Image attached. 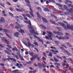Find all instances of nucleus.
I'll list each match as a JSON object with an SVG mask.
<instances>
[{
    "label": "nucleus",
    "mask_w": 73,
    "mask_h": 73,
    "mask_svg": "<svg viewBox=\"0 0 73 73\" xmlns=\"http://www.w3.org/2000/svg\"><path fill=\"white\" fill-rule=\"evenodd\" d=\"M68 3H69L71 4H72V2L70 1L69 0H66V2H65V3L67 5H68V7H71L72 8H73V5L72 4H68Z\"/></svg>",
    "instance_id": "1"
},
{
    "label": "nucleus",
    "mask_w": 73,
    "mask_h": 73,
    "mask_svg": "<svg viewBox=\"0 0 73 73\" xmlns=\"http://www.w3.org/2000/svg\"><path fill=\"white\" fill-rule=\"evenodd\" d=\"M24 22L25 23H26V24H29L30 26L31 27L29 26V25H28V27L29 28H30V29H32L33 28V27L32 26V24H31V21H30V20L29 21V22L28 21H24Z\"/></svg>",
    "instance_id": "2"
},
{
    "label": "nucleus",
    "mask_w": 73,
    "mask_h": 73,
    "mask_svg": "<svg viewBox=\"0 0 73 73\" xmlns=\"http://www.w3.org/2000/svg\"><path fill=\"white\" fill-rule=\"evenodd\" d=\"M64 8H65V9H66V10H68L69 12H70L71 13H73V9L72 8H71L70 9H68V7L65 5H64Z\"/></svg>",
    "instance_id": "3"
},
{
    "label": "nucleus",
    "mask_w": 73,
    "mask_h": 73,
    "mask_svg": "<svg viewBox=\"0 0 73 73\" xmlns=\"http://www.w3.org/2000/svg\"><path fill=\"white\" fill-rule=\"evenodd\" d=\"M66 27L67 28V29H66V30H67L68 29H71V31H73V25H72L70 26V24H68L67 25V27Z\"/></svg>",
    "instance_id": "4"
},
{
    "label": "nucleus",
    "mask_w": 73,
    "mask_h": 73,
    "mask_svg": "<svg viewBox=\"0 0 73 73\" xmlns=\"http://www.w3.org/2000/svg\"><path fill=\"white\" fill-rule=\"evenodd\" d=\"M53 33L55 35H56L57 36H63V35L62 33L60 32L53 31Z\"/></svg>",
    "instance_id": "5"
},
{
    "label": "nucleus",
    "mask_w": 73,
    "mask_h": 73,
    "mask_svg": "<svg viewBox=\"0 0 73 73\" xmlns=\"http://www.w3.org/2000/svg\"><path fill=\"white\" fill-rule=\"evenodd\" d=\"M30 10L31 11H29V13L32 16V17H34V14H33V10H32V8L31 7H30Z\"/></svg>",
    "instance_id": "6"
},
{
    "label": "nucleus",
    "mask_w": 73,
    "mask_h": 73,
    "mask_svg": "<svg viewBox=\"0 0 73 73\" xmlns=\"http://www.w3.org/2000/svg\"><path fill=\"white\" fill-rule=\"evenodd\" d=\"M1 38L2 40H4L5 42L7 44V45H9V42L7 40L5 39V38L4 37H1Z\"/></svg>",
    "instance_id": "7"
},
{
    "label": "nucleus",
    "mask_w": 73,
    "mask_h": 73,
    "mask_svg": "<svg viewBox=\"0 0 73 73\" xmlns=\"http://www.w3.org/2000/svg\"><path fill=\"white\" fill-rule=\"evenodd\" d=\"M58 24H59L60 25H61L64 28V29H67V28L65 26V24H64V23H62V22H58Z\"/></svg>",
    "instance_id": "8"
},
{
    "label": "nucleus",
    "mask_w": 73,
    "mask_h": 73,
    "mask_svg": "<svg viewBox=\"0 0 73 73\" xmlns=\"http://www.w3.org/2000/svg\"><path fill=\"white\" fill-rule=\"evenodd\" d=\"M7 60L9 61V60H11L12 61H14V62H15L16 61V60H15V59L12 58H7L6 59V60Z\"/></svg>",
    "instance_id": "9"
},
{
    "label": "nucleus",
    "mask_w": 73,
    "mask_h": 73,
    "mask_svg": "<svg viewBox=\"0 0 73 73\" xmlns=\"http://www.w3.org/2000/svg\"><path fill=\"white\" fill-rule=\"evenodd\" d=\"M34 37L35 38H37V39H38V40L39 41L42 42V43H43V41H42V40H41L39 37L37 36H34Z\"/></svg>",
    "instance_id": "10"
},
{
    "label": "nucleus",
    "mask_w": 73,
    "mask_h": 73,
    "mask_svg": "<svg viewBox=\"0 0 73 73\" xmlns=\"http://www.w3.org/2000/svg\"><path fill=\"white\" fill-rule=\"evenodd\" d=\"M16 24H17V26H15V28H17V29H19V28L20 29L21 28V26H20V25H19V23H18L17 22H16Z\"/></svg>",
    "instance_id": "11"
},
{
    "label": "nucleus",
    "mask_w": 73,
    "mask_h": 73,
    "mask_svg": "<svg viewBox=\"0 0 73 73\" xmlns=\"http://www.w3.org/2000/svg\"><path fill=\"white\" fill-rule=\"evenodd\" d=\"M18 31L19 32H20V33H21L22 35H23V34H25V31H24V30L22 29H21L20 30H18Z\"/></svg>",
    "instance_id": "12"
},
{
    "label": "nucleus",
    "mask_w": 73,
    "mask_h": 73,
    "mask_svg": "<svg viewBox=\"0 0 73 73\" xmlns=\"http://www.w3.org/2000/svg\"><path fill=\"white\" fill-rule=\"evenodd\" d=\"M38 56V55L37 54L35 55V56L34 57L31 58V61H33V60L34 59H35V58H37V57Z\"/></svg>",
    "instance_id": "13"
},
{
    "label": "nucleus",
    "mask_w": 73,
    "mask_h": 73,
    "mask_svg": "<svg viewBox=\"0 0 73 73\" xmlns=\"http://www.w3.org/2000/svg\"><path fill=\"white\" fill-rule=\"evenodd\" d=\"M43 22L44 23H48V21L46 20V19L44 18H43L42 19Z\"/></svg>",
    "instance_id": "14"
},
{
    "label": "nucleus",
    "mask_w": 73,
    "mask_h": 73,
    "mask_svg": "<svg viewBox=\"0 0 73 73\" xmlns=\"http://www.w3.org/2000/svg\"><path fill=\"white\" fill-rule=\"evenodd\" d=\"M48 36L49 37L47 36L46 37V39H47V40H50V39L51 40H52V38L51 36L49 35H48ZM49 38L50 39H49Z\"/></svg>",
    "instance_id": "15"
},
{
    "label": "nucleus",
    "mask_w": 73,
    "mask_h": 73,
    "mask_svg": "<svg viewBox=\"0 0 73 73\" xmlns=\"http://www.w3.org/2000/svg\"><path fill=\"white\" fill-rule=\"evenodd\" d=\"M3 31L4 32H5V33H9V30H8L7 29H3Z\"/></svg>",
    "instance_id": "16"
},
{
    "label": "nucleus",
    "mask_w": 73,
    "mask_h": 73,
    "mask_svg": "<svg viewBox=\"0 0 73 73\" xmlns=\"http://www.w3.org/2000/svg\"><path fill=\"white\" fill-rule=\"evenodd\" d=\"M20 35V33L17 32H16L14 34V35L15 37H19V35Z\"/></svg>",
    "instance_id": "17"
},
{
    "label": "nucleus",
    "mask_w": 73,
    "mask_h": 73,
    "mask_svg": "<svg viewBox=\"0 0 73 73\" xmlns=\"http://www.w3.org/2000/svg\"><path fill=\"white\" fill-rule=\"evenodd\" d=\"M5 11H2V14L5 17L7 16V15L5 14Z\"/></svg>",
    "instance_id": "18"
},
{
    "label": "nucleus",
    "mask_w": 73,
    "mask_h": 73,
    "mask_svg": "<svg viewBox=\"0 0 73 73\" xmlns=\"http://www.w3.org/2000/svg\"><path fill=\"white\" fill-rule=\"evenodd\" d=\"M40 26L42 29H46V27L45 26H44V25H40Z\"/></svg>",
    "instance_id": "19"
},
{
    "label": "nucleus",
    "mask_w": 73,
    "mask_h": 73,
    "mask_svg": "<svg viewBox=\"0 0 73 73\" xmlns=\"http://www.w3.org/2000/svg\"><path fill=\"white\" fill-rule=\"evenodd\" d=\"M36 14L37 16V17H38L39 19H40V20H41V16H40V14L38 12H37L36 13Z\"/></svg>",
    "instance_id": "20"
},
{
    "label": "nucleus",
    "mask_w": 73,
    "mask_h": 73,
    "mask_svg": "<svg viewBox=\"0 0 73 73\" xmlns=\"http://www.w3.org/2000/svg\"><path fill=\"white\" fill-rule=\"evenodd\" d=\"M43 10L46 12H49L50 10L47 8H45Z\"/></svg>",
    "instance_id": "21"
},
{
    "label": "nucleus",
    "mask_w": 73,
    "mask_h": 73,
    "mask_svg": "<svg viewBox=\"0 0 73 73\" xmlns=\"http://www.w3.org/2000/svg\"><path fill=\"white\" fill-rule=\"evenodd\" d=\"M50 51H51V52H53L54 53H55V52L56 53H59V52H58V51L57 50H53V49H50Z\"/></svg>",
    "instance_id": "22"
},
{
    "label": "nucleus",
    "mask_w": 73,
    "mask_h": 73,
    "mask_svg": "<svg viewBox=\"0 0 73 73\" xmlns=\"http://www.w3.org/2000/svg\"><path fill=\"white\" fill-rule=\"evenodd\" d=\"M29 52L30 56H33V54H34V53L33 52H31L30 51H29Z\"/></svg>",
    "instance_id": "23"
},
{
    "label": "nucleus",
    "mask_w": 73,
    "mask_h": 73,
    "mask_svg": "<svg viewBox=\"0 0 73 73\" xmlns=\"http://www.w3.org/2000/svg\"><path fill=\"white\" fill-rule=\"evenodd\" d=\"M56 37H57V38H58L59 40H62V39L64 38V37L62 36H60L59 37H58V36H56Z\"/></svg>",
    "instance_id": "24"
},
{
    "label": "nucleus",
    "mask_w": 73,
    "mask_h": 73,
    "mask_svg": "<svg viewBox=\"0 0 73 73\" xmlns=\"http://www.w3.org/2000/svg\"><path fill=\"white\" fill-rule=\"evenodd\" d=\"M15 10L16 11H17V12H22L23 11L22 10H20L19 9L17 8L15 9Z\"/></svg>",
    "instance_id": "25"
},
{
    "label": "nucleus",
    "mask_w": 73,
    "mask_h": 73,
    "mask_svg": "<svg viewBox=\"0 0 73 73\" xmlns=\"http://www.w3.org/2000/svg\"><path fill=\"white\" fill-rule=\"evenodd\" d=\"M51 16H52V17H54V18H55V19H57V17L54 15L53 14H51Z\"/></svg>",
    "instance_id": "26"
},
{
    "label": "nucleus",
    "mask_w": 73,
    "mask_h": 73,
    "mask_svg": "<svg viewBox=\"0 0 73 73\" xmlns=\"http://www.w3.org/2000/svg\"><path fill=\"white\" fill-rule=\"evenodd\" d=\"M4 18H3V17H2L1 18V19L0 20V23H3V22L4 21Z\"/></svg>",
    "instance_id": "27"
},
{
    "label": "nucleus",
    "mask_w": 73,
    "mask_h": 73,
    "mask_svg": "<svg viewBox=\"0 0 73 73\" xmlns=\"http://www.w3.org/2000/svg\"><path fill=\"white\" fill-rule=\"evenodd\" d=\"M54 59L55 61V62H58V61H58V59H57L55 57H54Z\"/></svg>",
    "instance_id": "28"
},
{
    "label": "nucleus",
    "mask_w": 73,
    "mask_h": 73,
    "mask_svg": "<svg viewBox=\"0 0 73 73\" xmlns=\"http://www.w3.org/2000/svg\"><path fill=\"white\" fill-rule=\"evenodd\" d=\"M67 45H68V46L69 47H70L71 48H72V47H73V46H72V45L70 44V43H68V42H67Z\"/></svg>",
    "instance_id": "29"
},
{
    "label": "nucleus",
    "mask_w": 73,
    "mask_h": 73,
    "mask_svg": "<svg viewBox=\"0 0 73 73\" xmlns=\"http://www.w3.org/2000/svg\"><path fill=\"white\" fill-rule=\"evenodd\" d=\"M38 66H39L40 68H42V65L41 64V63H38Z\"/></svg>",
    "instance_id": "30"
},
{
    "label": "nucleus",
    "mask_w": 73,
    "mask_h": 73,
    "mask_svg": "<svg viewBox=\"0 0 73 73\" xmlns=\"http://www.w3.org/2000/svg\"><path fill=\"white\" fill-rule=\"evenodd\" d=\"M64 53H66L67 54H70L69 52L66 50H64Z\"/></svg>",
    "instance_id": "31"
},
{
    "label": "nucleus",
    "mask_w": 73,
    "mask_h": 73,
    "mask_svg": "<svg viewBox=\"0 0 73 73\" xmlns=\"http://www.w3.org/2000/svg\"><path fill=\"white\" fill-rule=\"evenodd\" d=\"M63 38H64L62 39V40H66H66H68V39H69V37L68 36H66L65 38L63 37Z\"/></svg>",
    "instance_id": "32"
},
{
    "label": "nucleus",
    "mask_w": 73,
    "mask_h": 73,
    "mask_svg": "<svg viewBox=\"0 0 73 73\" xmlns=\"http://www.w3.org/2000/svg\"><path fill=\"white\" fill-rule=\"evenodd\" d=\"M62 66H69V64L68 63L66 64H64V63H62Z\"/></svg>",
    "instance_id": "33"
},
{
    "label": "nucleus",
    "mask_w": 73,
    "mask_h": 73,
    "mask_svg": "<svg viewBox=\"0 0 73 73\" xmlns=\"http://www.w3.org/2000/svg\"><path fill=\"white\" fill-rule=\"evenodd\" d=\"M50 22H51V23H52V24H54V25H56V24L55 23V22L54 21H53L50 20Z\"/></svg>",
    "instance_id": "34"
},
{
    "label": "nucleus",
    "mask_w": 73,
    "mask_h": 73,
    "mask_svg": "<svg viewBox=\"0 0 73 73\" xmlns=\"http://www.w3.org/2000/svg\"><path fill=\"white\" fill-rule=\"evenodd\" d=\"M4 52H5V53H7V54H9V55H11V54L9 52H8V51L6 50H5L4 51Z\"/></svg>",
    "instance_id": "35"
},
{
    "label": "nucleus",
    "mask_w": 73,
    "mask_h": 73,
    "mask_svg": "<svg viewBox=\"0 0 73 73\" xmlns=\"http://www.w3.org/2000/svg\"><path fill=\"white\" fill-rule=\"evenodd\" d=\"M47 33L48 34H49V35H52V33L50 31H47Z\"/></svg>",
    "instance_id": "36"
},
{
    "label": "nucleus",
    "mask_w": 73,
    "mask_h": 73,
    "mask_svg": "<svg viewBox=\"0 0 73 73\" xmlns=\"http://www.w3.org/2000/svg\"><path fill=\"white\" fill-rule=\"evenodd\" d=\"M21 9L25 13H28L27 11V10H25V9L23 8H21Z\"/></svg>",
    "instance_id": "37"
},
{
    "label": "nucleus",
    "mask_w": 73,
    "mask_h": 73,
    "mask_svg": "<svg viewBox=\"0 0 73 73\" xmlns=\"http://www.w3.org/2000/svg\"><path fill=\"white\" fill-rule=\"evenodd\" d=\"M26 16H27L29 18H32V16L28 14H27Z\"/></svg>",
    "instance_id": "38"
},
{
    "label": "nucleus",
    "mask_w": 73,
    "mask_h": 73,
    "mask_svg": "<svg viewBox=\"0 0 73 73\" xmlns=\"http://www.w3.org/2000/svg\"><path fill=\"white\" fill-rule=\"evenodd\" d=\"M56 57H57V58H58L61 59V60H63V59H62V57H60V56L57 55L56 56Z\"/></svg>",
    "instance_id": "39"
},
{
    "label": "nucleus",
    "mask_w": 73,
    "mask_h": 73,
    "mask_svg": "<svg viewBox=\"0 0 73 73\" xmlns=\"http://www.w3.org/2000/svg\"><path fill=\"white\" fill-rule=\"evenodd\" d=\"M25 1L26 3H27L28 4H30L31 3L30 1H29V0H25Z\"/></svg>",
    "instance_id": "40"
},
{
    "label": "nucleus",
    "mask_w": 73,
    "mask_h": 73,
    "mask_svg": "<svg viewBox=\"0 0 73 73\" xmlns=\"http://www.w3.org/2000/svg\"><path fill=\"white\" fill-rule=\"evenodd\" d=\"M19 57L20 58V60H21V61H24V59L23 58V57L21 56Z\"/></svg>",
    "instance_id": "41"
},
{
    "label": "nucleus",
    "mask_w": 73,
    "mask_h": 73,
    "mask_svg": "<svg viewBox=\"0 0 73 73\" xmlns=\"http://www.w3.org/2000/svg\"><path fill=\"white\" fill-rule=\"evenodd\" d=\"M57 4V5H58V6H59L60 7H62V5L61 4L57 3V4Z\"/></svg>",
    "instance_id": "42"
},
{
    "label": "nucleus",
    "mask_w": 73,
    "mask_h": 73,
    "mask_svg": "<svg viewBox=\"0 0 73 73\" xmlns=\"http://www.w3.org/2000/svg\"><path fill=\"white\" fill-rule=\"evenodd\" d=\"M0 5L1 7H4V8L5 7V6H4V5H3V4L2 3H0Z\"/></svg>",
    "instance_id": "43"
},
{
    "label": "nucleus",
    "mask_w": 73,
    "mask_h": 73,
    "mask_svg": "<svg viewBox=\"0 0 73 73\" xmlns=\"http://www.w3.org/2000/svg\"><path fill=\"white\" fill-rule=\"evenodd\" d=\"M48 56H50V57H52V52H50L49 54H48Z\"/></svg>",
    "instance_id": "44"
},
{
    "label": "nucleus",
    "mask_w": 73,
    "mask_h": 73,
    "mask_svg": "<svg viewBox=\"0 0 73 73\" xmlns=\"http://www.w3.org/2000/svg\"><path fill=\"white\" fill-rule=\"evenodd\" d=\"M57 65V66H60V64L58 63H55L54 64V65Z\"/></svg>",
    "instance_id": "45"
},
{
    "label": "nucleus",
    "mask_w": 73,
    "mask_h": 73,
    "mask_svg": "<svg viewBox=\"0 0 73 73\" xmlns=\"http://www.w3.org/2000/svg\"><path fill=\"white\" fill-rule=\"evenodd\" d=\"M6 35L8 37H9V38H12V37H11L9 35H8V34L6 33Z\"/></svg>",
    "instance_id": "46"
},
{
    "label": "nucleus",
    "mask_w": 73,
    "mask_h": 73,
    "mask_svg": "<svg viewBox=\"0 0 73 73\" xmlns=\"http://www.w3.org/2000/svg\"><path fill=\"white\" fill-rule=\"evenodd\" d=\"M61 45L62 46H63V47H64L65 48H66V46L65 44H61Z\"/></svg>",
    "instance_id": "47"
},
{
    "label": "nucleus",
    "mask_w": 73,
    "mask_h": 73,
    "mask_svg": "<svg viewBox=\"0 0 73 73\" xmlns=\"http://www.w3.org/2000/svg\"><path fill=\"white\" fill-rule=\"evenodd\" d=\"M60 49H61L62 50H64V51L65 50H64V48L62 47H60Z\"/></svg>",
    "instance_id": "48"
},
{
    "label": "nucleus",
    "mask_w": 73,
    "mask_h": 73,
    "mask_svg": "<svg viewBox=\"0 0 73 73\" xmlns=\"http://www.w3.org/2000/svg\"><path fill=\"white\" fill-rule=\"evenodd\" d=\"M28 46H29V47H31L32 44H31V43H30V42H28Z\"/></svg>",
    "instance_id": "49"
},
{
    "label": "nucleus",
    "mask_w": 73,
    "mask_h": 73,
    "mask_svg": "<svg viewBox=\"0 0 73 73\" xmlns=\"http://www.w3.org/2000/svg\"><path fill=\"white\" fill-rule=\"evenodd\" d=\"M6 4H7V5H8L9 6H10V5H11V4L9 2H6Z\"/></svg>",
    "instance_id": "50"
},
{
    "label": "nucleus",
    "mask_w": 73,
    "mask_h": 73,
    "mask_svg": "<svg viewBox=\"0 0 73 73\" xmlns=\"http://www.w3.org/2000/svg\"><path fill=\"white\" fill-rule=\"evenodd\" d=\"M9 13V14H10L11 15V16L12 17H14V16H13V14L12 13Z\"/></svg>",
    "instance_id": "51"
},
{
    "label": "nucleus",
    "mask_w": 73,
    "mask_h": 73,
    "mask_svg": "<svg viewBox=\"0 0 73 73\" xmlns=\"http://www.w3.org/2000/svg\"><path fill=\"white\" fill-rule=\"evenodd\" d=\"M34 44L36 46H38V43H37V42H34Z\"/></svg>",
    "instance_id": "52"
},
{
    "label": "nucleus",
    "mask_w": 73,
    "mask_h": 73,
    "mask_svg": "<svg viewBox=\"0 0 73 73\" xmlns=\"http://www.w3.org/2000/svg\"><path fill=\"white\" fill-rule=\"evenodd\" d=\"M9 9H10L11 11H13V9L12 7H10L9 8Z\"/></svg>",
    "instance_id": "53"
},
{
    "label": "nucleus",
    "mask_w": 73,
    "mask_h": 73,
    "mask_svg": "<svg viewBox=\"0 0 73 73\" xmlns=\"http://www.w3.org/2000/svg\"><path fill=\"white\" fill-rule=\"evenodd\" d=\"M34 65L35 67H37V66H37V65L36 64V63H34Z\"/></svg>",
    "instance_id": "54"
},
{
    "label": "nucleus",
    "mask_w": 73,
    "mask_h": 73,
    "mask_svg": "<svg viewBox=\"0 0 73 73\" xmlns=\"http://www.w3.org/2000/svg\"><path fill=\"white\" fill-rule=\"evenodd\" d=\"M51 42H49V41H47L46 42V44H50Z\"/></svg>",
    "instance_id": "55"
},
{
    "label": "nucleus",
    "mask_w": 73,
    "mask_h": 73,
    "mask_svg": "<svg viewBox=\"0 0 73 73\" xmlns=\"http://www.w3.org/2000/svg\"><path fill=\"white\" fill-rule=\"evenodd\" d=\"M20 53H19V52H17V55H18L19 56V57H20L21 56V55L20 54Z\"/></svg>",
    "instance_id": "56"
},
{
    "label": "nucleus",
    "mask_w": 73,
    "mask_h": 73,
    "mask_svg": "<svg viewBox=\"0 0 73 73\" xmlns=\"http://www.w3.org/2000/svg\"><path fill=\"white\" fill-rule=\"evenodd\" d=\"M36 58H37V59L38 61H40V57H37Z\"/></svg>",
    "instance_id": "57"
},
{
    "label": "nucleus",
    "mask_w": 73,
    "mask_h": 73,
    "mask_svg": "<svg viewBox=\"0 0 73 73\" xmlns=\"http://www.w3.org/2000/svg\"><path fill=\"white\" fill-rule=\"evenodd\" d=\"M37 10H40V11H41V7H38L37 8Z\"/></svg>",
    "instance_id": "58"
},
{
    "label": "nucleus",
    "mask_w": 73,
    "mask_h": 73,
    "mask_svg": "<svg viewBox=\"0 0 73 73\" xmlns=\"http://www.w3.org/2000/svg\"><path fill=\"white\" fill-rule=\"evenodd\" d=\"M19 70L18 69L15 70L13 71V72H19Z\"/></svg>",
    "instance_id": "59"
},
{
    "label": "nucleus",
    "mask_w": 73,
    "mask_h": 73,
    "mask_svg": "<svg viewBox=\"0 0 73 73\" xmlns=\"http://www.w3.org/2000/svg\"><path fill=\"white\" fill-rule=\"evenodd\" d=\"M14 57H15L17 59H19V57L16 55H14Z\"/></svg>",
    "instance_id": "60"
},
{
    "label": "nucleus",
    "mask_w": 73,
    "mask_h": 73,
    "mask_svg": "<svg viewBox=\"0 0 73 73\" xmlns=\"http://www.w3.org/2000/svg\"><path fill=\"white\" fill-rule=\"evenodd\" d=\"M7 46L9 48H10V49H11V48H12V46L9 45H7Z\"/></svg>",
    "instance_id": "61"
},
{
    "label": "nucleus",
    "mask_w": 73,
    "mask_h": 73,
    "mask_svg": "<svg viewBox=\"0 0 73 73\" xmlns=\"http://www.w3.org/2000/svg\"><path fill=\"white\" fill-rule=\"evenodd\" d=\"M54 42L56 44H60V42L58 41H55Z\"/></svg>",
    "instance_id": "62"
},
{
    "label": "nucleus",
    "mask_w": 73,
    "mask_h": 73,
    "mask_svg": "<svg viewBox=\"0 0 73 73\" xmlns=\"http://www.w3.org/2000/svg\"><path fill=\"white\" fill-rule=\"evenodd\" d=\"M13 1L14 2V3H16V2H17V1H18V0H13Z\"/></svg>",
    "instance_id": "63"
},
{
    "label": "nucleus",
    "mask_w": 73,
    "mask_h": 73,
    "mask_svg": "<svg viewBox=\"0 0 73 73\" xmlns=\"http://www.w3.org/2000/svg\"><path fill=\"white\" fill-rule=\"evenodd\" d=\"M19 17L20 19H21V20H23V17H22V16H19Z\"/></svg>",
    "instance_id": "64"
}]
</instances>
